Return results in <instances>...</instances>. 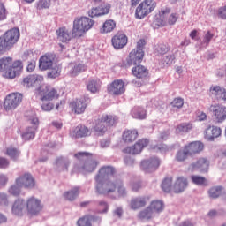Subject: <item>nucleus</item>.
Segmentation results:
<instances>
[{
    "label": "nucleus",
    "mask_w": 226,
    "mask_h": 226,
    "mask_svg": "<svg viewBox=\"0 0 226 226\" xmlns=\"http://www.w3.org/2000/svg\"><path fill=\"white\" fill-rule=\"evenodd\" d=\"M24 64L22 61L16 60L13 62L11 57H3L0 59V72L4 73L5 79H15L22 73Z\"/></svg>",
    "instance_id": "f257e3e1"
},
{
    "label": "nucleus",
    "mask_w": 226,
    "mask_h": 226,
    "mask_svg": "<svg viewBox=\"0 0 226 226\" xmlns=\"http://www.w3.org/2000/svg\"><path fill=\"white\" fill-rule=\"evenodd\" d=\"M94 26V21L87 17L76 18L72 26L73 38H82Z\"/></svg>",
    "instance_id": "f03ea898"
},
{
    "label": "nucleus",
    "mask_w": 226,
    "mask_h": 226,
    "mask_svg": "<svg viewBox=\"0 0 226 226\" xmlns=\"http://www.w3.org/2000/svg\"><path fill=\"white\" fill-rule=\"evenodd\" d=\"M77 160H85L83 165L81 166V170L84 172H94L98 167V162L94 159H91L92 154L87 152H78L74 154Z\"/></svg>",
    "instance_id": "7ed1b4c3"
},
{
    "label": "nucleus",
    "mask_w": 226,
    "mask_h": 226,
    "mask_svg": "<svg viewBox=\"0 0 226 226\" xmlns=\"http://www.w3.org/2000/svg\"><path fill=\"white\" fill-rule=\"evenodd\" d=\"M24 95L19 92H13L6 95L4 101V109L6 112H11L22 103Z\"/></svg>",
    "instance_id": "20e7f679"
},
{
    "label": "nucleus",
    "mask_w": 226,
    "mask_h": 226,
    "mask_svg": "<svg viewBox=\"0 0 226 226\" xmlns=\"http://www.w3.org/2000/svg\"><path fill=\"white\" fill-rule=\"evenodd\" d=\"M154 8H156V4L153 0H144L141 2L135 11V17L139 19H142L149 13L154 11Z\"/></svg>",
    "instance_id": "39448f33"
},
{
    "label": "nucleus",
    "mask_w": 226,
    "mask_h": 226,
    "mask_svg": "<svg viewBox=\"0 0 226 226\" xmlns=\"http://www.w3.org/2000/svg\"><path fill=\"white\" fill-rule=\"evenodd\" d=\"M39 96L41 102H54V100L59 99V92L56 87L48 85L41 88L39 92Z\"/></svg>",
    "instance_id": "423d86ee"
},
{
    "label": "nucleus",
    "mask_w": 226,
    "mask_h": 226,
    "mask_svg": "<svg viewBox=\"0 0 226 226\" xmlns=\"http://www.w3.org/2000/svg\"><path fill=\"white\" fill-rule=\"evenodd\" d=\"M149 146V139H139L133 146L127 147L122 150L124 154H140L145 147Z\"/></svg>",
    "instance_id": "0eeeda50"
},
{
    "label": "nucleus",
    "mask_w": 226,
    "mask_h": 226,
    "mask_svg": "<svg viewBox=\"0 0 226 226\" xmlns=\"http://www.w3.org/2000/svg\"><path fill=\"white\" fill-rule=\"evenodd\" d=\"M89 103H91V98L81 97L71 102V109L74 114H84Z\"/></svg>",
    "instance_id": "6e6552de"
},
{
    "label": "nucleus",
    "mask_w": 226,
    "mask_h": 226,
    "mask_svg": "<svg viewBox=\"0 0 226 226\" xmlns=\"http://www.w3.org/2000/svg\"><path fill=\"white\" fill-rule=\"evenodd\" d=\"M15 185L19 188H34L36 186V181L30 173H24L15 180Z\"/></svg>",
    "instance_id": "1a4fd4ad"
},
{
    "label": "nucleus",
    "mask_w": 226,
    "mask_h": 226,
    "mask_svg": "<svg viewBox=\"0 0 226 226\" xmlns=\"http://www.w3.org/2000/svg\"><path fill=\"white\" fill-rule=\"evenodd\" d=\"M41 200L35 197H30L26 200V211L31 216H36L42 209Z\"/></svg>",
    "instance_id": "9d476101"
},
{
    "label": "nucleus",
    "mask_w": 226,
    "mask_h": 226,
    "mask_svg": "<svg viewBox=\"0 0 226 226\" xmlns=\"http://www.w3.org/2000/svg\"><path fill=\"white\" fill-rule=\"evenodd\" d=\"M126 91V85L123 79H115L108 86V93L114 96H120Z\"/></svg>",
    "instance_id": "9b49d317"
},
{
    "label": "nucleus",
    "mask_w": 226,
    "mask_h": 226,
    "mask_svg": "<svg viewBox=\"0 0 226 226\" xmlns=\"http://www.w3.org/2000/svg\"><path fill=\"white\" fill-rule=\"evenodd\" d=\"M116 174V169L112 166H103L102 167L97 175L95 176V181L97 185L103 183V181H107L110 176H114Z\"/></svg>",
    "instance_id": "f8f14e48"
},
{
    "label": "nucleus",
    "mask_w": 226,
    "mask_h": 226,
    "mask_svg": "<svg viewBox=\"0 0 226 226\" xmlns=\"http://www.w3.org/2000/svg\"><path fill=\"white\" fill-rule=\"evenodd\" d=\"M209 165L210 162L207 158L201 157L189 166V170H192V172L198 170L199 172L206 173L209 171Z\"/></svg>",
    "instance_id": "ddd939ff"
},
{
    "label": "nucleus",
    "mask_w": 226,
    "mask_h": 226,
    "mask_svg": "<svg viewBox=\"0 0 226 226\" xmlns=\"http://www.w3.org/2000/svg\"><path fill=\"white\" fill-rule=\"evenodd\" d=\"M117 188V181L111 182L106 180L104 183L96 185V192L98 193H102L104 195H109V193H114Z\"/></svg>",
    "instance_id": "4468645a"
},
{
    "label": "nucleus",
    "mask_w": 226,
    "mask_h": 226,
    "mask_svg": "<svg viewBox=\"0 0 226 226\" xmlns=\"http://www.w3.org/2000/svg\"><path fill=\"white\" fill-rule=\"evenodd\" d=\"M210 111L213 112L216 123H223L226 121V107L221 104H214L210 106Z\"/></svg>",
    "instance_id": "2eb2a0df"
},
{
    "label": "nucleus",
    "mask_w": 226,
    "mask_h": 226,
    "mask_svg": "<svg viewBox=\"0 0 226 226\" xmlns=\"http://www.w3.org/2000/svg\"><path fill=\"white\" fill-rule=\"evenodd\" d=\"M56 60V55L54 54H45L41 56L39 59V68L42 72L50 70L51 66H54V61Z\"/></svg>",
    "instance_id": "dca6fc26"
},
{
    "label": "nucleus",
    "mask_w": 226,
    "mask_h": 226,
    "mask_svg": "<svg viewBox=\"0 0 226 226\" xmlns=\"http://www.w3.org/2000/svg\"><path fill=\"white\" fill-rule=\"evenodd\" d=\"M112 46L116 50L124 49L128 44V36L124 33H117L111 39Z\"/></svg>",
    "instance_id": "f3484780"
},
{
    "label": "nucleus",
    "mask_w": 226,
    "mask_h": 226,
    "mask_svg": "<svg viewBox=\"0 0 226 226\" xmlns=\"http://www.w3.org/2000/svg\"><path fill=\"white\" fill-rule=\"evenodd\" d=\"M3 37L8 43L9 47H13V45L19 41V38H20V31L19 28H12L8 30Z\"/></svg>",
    "instance_id": "a211bd4d"
},
{
    "label": "nucleus",
    "mask_w": 226,
    "mask_h": 226,
    "mask_svg": "<svg viewBox=\"0 0 226 226\" xmlns=\"http://www.w3.org/2000/svg\"><path fill=\"white\" fill-rule=\"evenodd\" d=\"M144 59V50L132 49L127 58V64L129 66L140 64Z\"/></svg>",
    "instance_id": "6ab92c4d"
},
{
    "label": "nucleus",
    "mask_w": 226,
    "mask_h": 226,
    "mask_svg": "<svg viewBox=\"0 0 226 226\" xmlns=\"http://www.w3.org/2000/svg\"><path fill=\"white\" fill-rule=\"evenodd\" d=\"M30 123L31 124H34V126L28 127L26 131L22 134V139H24V140H31L32 139H34L35 132L38 130V125L40 124V121L36 117L31 118Z\"/></svg>",
    "instance_id": "aec40b11"
},
{
    "label": "nucleus",
    "mask_w": 226,
    "mask_h": 226,
    "mask_svg": "<svg viewBox=\"0 0 226 226\" xmlns=\"http://www.w3.org/2000/svg\"><path fill=\"white\" fill-rule=\"evenodd\" d=\"M56 34L58 41L62 43H69L72 38H73V32H70L66 26L59 27L56 31Z\"/></svg>",
    "instance_id": "412c9836"
},
{
    "label": "nucleus",
    "mask_w": 226,
    "mask_h": 226,
    "mask_svg": "<svg viewBox=\"0 0 226 226\" xmlns=\"http://www.w3.org/2000/svg\"><path fill=\"white\" fill-rule=\"evenodd\" d=\"M190 156H195L204 151V143L200 141H192L185 146Z\"/></svg>",
    "instance_id": "4be33fe9"
},
{
    "label": "nucleus",
    "mask_w": 226,
    "mask_h": 226,
    "mask_svg": "<svg viewBox=\"0 0 226 226\" xmlns=\"http://www.w3.org/2000/svg\"><path fill=\"white\" fill-rule=\"evenodd\" d=\"M158 167H160V159L157 157H152L141 162V168L143 170H156Z\"/></svg>",
    "instance_id": "5701e85b"
},
{
    "label": "nucleus",
    "mask_w": 226,
    "mask_h": 226,
    "mask_svg": "<svg viewBox=\"0 0 226 226\" xmlns=\"http://www.w3.org/2000/svg\"><path fill=\"white\" fill-rule=\"evenodd\" d=\"M186 188H188V178L185 177H177V180L173 186L174 193H182V192H185Z\"/></svg>",
    "instance_id": "b1692460"
},
{
    "label": "nucleus",
    "mask_w": 226,
    "mask_h": 226,
    "mask_svg": "<svg viewBox=\"0 0 226 226\" xmlns=\"http://www.w3.org/2000/svg\"><path fill=\"white\" fill-rule=\"evenodd\" d=\"M148 197H136L131 200L130 207L134 211L140 209V207H146L147 205Z\"/></svg>",
    "instance_id": "393cba45"
},
{
    "label": "nucleus",
    "mask_w": 226,
    "mask_h": 226,
    "mask_svg": "<svg viewBox=\"0 0 226 226\" xmlns=\"http://www.w3.org/2000/svg\"><path fill=\"white\" fill-rule=\"evenodd\" d=\"M222 135V129L215 126H208L205 130V137L208 140H215V139H218Z\"/></svg>",
    "instance_id": "a878e982"
},
{
    "label": "nucleus",
    "mask_w": 226,
    "mask_h": 226,
    "mask_svg": "<svg viewBox=\"0 0 226 226\" xmlns=\"http://www.w3.org/2000/svg\"><path fill=\"white\" fill-rule=\"evenodd\" d=\"M138 137H139V131H137L135 129L125 130L122 135V139H123L124 142H126L127 144L135 142V140H137Z\"/></svg>",
    "instance_id": "bb28decb"
},
{
    "label": "nucleus",
    "mask_w": 226,
    "mask_h": 226,
    "mask_svg": "<svg viewBox=\"0 0 226 226\" xmlns=\"http://www.w3.org/2000/svg\"><path fill=\"white\" fill-rule=\"evenodd\" d=\"M72 137L74 139H82L83 137H87V135H91V132L85 125H78L72 132Z\"/></svg>",
    "instance_id": "cd10ccee"
},
{
    "label": "nucleus",
    "mask_w": 226,
    "mask_h": 226,
    "mask_svg": "<svg viewBox=\"0 0 226 226\" xmlns=\"http://www.w3.org/2000/svg\"><path fill=\"white\" fill-rule=\"evenodd\" d=\"M210 93L215 96L218 100L226 102V89L220 86H212L210 87Z\"/></svg>",
    "instance_id": "c85d7f7f"
},
{
    "label": "nucleus",
    "mask_w": 226,
    "mask_h": 226,
    "mask_svg": "<svg viewBox=\"0 0 226 226\" xmlns=\"http://www.w3.org/2000/svg\"><path fill=\"white\" fill-rule=\"evenodd\" d=\"M132 73L136 79H146L149 75V71H147L144 65H136L132 69Z\"/></svg>",
    "instance_id": "c756f323"
},
{
    "label": "nucleus",
    "mask_w": 226,
    "mask_h": 226,
    "mask_svg": "<svg viewBox=\"0 0 226 226\" xmlns=\"http://www.w3.org/2000/svg\"><path fill=\"white\" fill-rule=\"evenodd\" d=\"M24 207H26V201L22 199L16 200L11 208L12 214L17 216H20V215H22V211H24Z\"/></svg>",
    "instance_id": "7c9ffc66"
},
{
    "label": "nucleus",
    "mask_w": 226,
    "mask_h": 226,
    "mask_svg": "<svg viewBox=\"0 0 226 226\" xmlns=\"http://www.w3.org/2000/svg\"><path fill=\"white\" fill-rule=\"evenodd\" d=\"M116 29V22L114 19H107L100 28V33L102 34H107L109 33H112Z\"/></svg>",
    "instance_id": "2f4dec72"
},
{
    "label": "nucleus",
    "mask_w": 226,
    "mask_h": 226,
    "mask_svg": "<svg viewBox=\"0 0 226 226\" xmlns=\"http://www.w3.org/2000/svg\"><path fill=\"white\" fill-rule=\"evenodd\" d=\"M69 68L71 77H77L79 73H82V72H86L87 70L86 65L82 64H70Z\"/></svg>",
    "instance_id": "473e14b6"
},
{
    "label": "nucleus",
    "mask_w": 226,
    "mask_h": 226,
    "mask_svg": "<svg viewBox=\"0 0 226 226\" xmlns=\"http://www.w3.org/2000/svg\"><path fill=\"white\" fill-rule=\"evenodd\" d=\"M101 87L102 81H100V79H91L87 85V91H90V93H93V94H96V93H99Z\"/></svg>",
    "instance_id": "72a5a7b5"
},
{
    "label": "nucleus",
    "mask_w": 226,
    "mask_h": 226,
    "mask_svg": "<svg viewBox=\"0 0 226 226\" xmlns=\"http://www.w3.org/2000/svg\"><path fill=\"white\" fill-rule=\"evenodd\" d=\"M223 190L224 188L222 185L212 186L208 190V197H210V199H218L222 197Z\"/></svg>",
    "instance_id": "f704fd0d"
},
{
    "label": "nucleus",
    "mask_w": 226,
    "mask_h": 226,
    "mask_svg": "<svg viewBox=\"0 0 226 226\" xmlns=\"http://www.w3.org/2000/svg\"><path fill=\"white\" fill-rule=\"evenodd\" d=\"M48 70H49L47 73L49 79H57L61 75L62 67L60 64H55Z\"/></svg>",
    "instance_id": "c9c22d12"
},
{
    "label": "nucleus",
    "mask_w": 226,
    "mask_h": 226,
    "mask_svg": "<svg viewBox=\"0 0 226 226\" xmlns=\"http://www.w3.org/2000/svg\"><path fill=\"white\" fill-rule=\"evenodd\" d=\"M148 207L153 211L154 215V213H162V211H163L165 208L163 201L158 200H153Z\"/></svg>",
    "instance_id": "e433bc0d"
},
{
    "label": "nucleus",
    "mask_w": 226,
    "mask_h": 226,
    "mask_svg": "<svg viewBox=\"0 0 226 226\" xmlns=\"http://www.w3.org/2000/svg\"><path fill=\"white\" fill-rule=\"evenodd\" d=\"M153 216H154V214L149 206L138 214L139 220H151Z\"/></svg>",
    "instance_id": "4c0bfd02"
},
{
    "label": "nucleus",
    "mask_w": 226,
    "mask_h": 226,
    "mask_svg": "<svg viewBox=\"0 0 226 226\" xmlns=\"http://www.w3.org/2000/svg\"><path fill=\"white\" fill-rule=\"evenodd\" d=\"M94 132H96V133H99V135H103V133L107 132V127L102 117H99L95 121V125L94 126Z\"/></svg>",
    "instance_id": "58836bf2"
},
{
    "label": "nucleus",
    "mask_w": 226,
    "mask_h": 226,
    "mask_svg": "<svg viewBox=\"0 0 226 226\" xmlns=\"http://www.w3.org/2000/svg\"><path fill=\"white\" fill-rule=\"evenodd\" d=\"M193 128L192 123H182L176 127V133H188Z\"/></svg>",
    "instance_id": "ea45409f"
},
{
    "label": "nucleus",
    "mask_w": 226,
    "mask_h": 226,
    "mask_svg": "<svg viewBox=\"0 0 226 226\" xmlns=\"http://www.w3.org/2000/svg\"><path fill=\"white\" fill-rule=\"evenodd\" d=\"M188 156H190V154L187 149H185V147H184L183 149H180L177 152L175 160L178 162H185V160H188Z\"/></svg>",
    "instance_id": "a19ab883"
},
{
    "label": "nucleus",
    "mask_w": 226,
    "mask_h": 226,
    "mask_svg": "<svg viewBox=\"0 0 226 226\" xmlns=\"http://www.w3.org/2000/svg\"><path fill=\"white\" fill-rule=\"evenodd\" d=\"M101 119H102V122L104 123L106 128L109 126H114V124L117 123V117L112 115H102L101 117Z\"/></svg>",
    "instance_id": "79ce46f5"
},
{
    "label": "nucleus",
    "mask_w": 226,
    "mask_h": 226,
    "mask_svg": "<svg viewBox=\"0 0 226 226\" xmlns=\"http://www.w3.org/2000/svg\"><path fill=\"white\" fill-rule=\"evenodd\" d=\"M191 181L193 183V185H197V186H206L207 185V179L199 175L191 176Z\"/></svg>",
    "instance_id": "37998d69"
},
{
    "label": "nucleus",
    "mask_w": 226,
    "mask_h": 226,
    "mask_svg": "<svg viewBox=\"0 0 226 226\" xmlns=\"http://www.w3.org/2000/svg\"><path fill=\"white\" fill-rule=\"evenodd\" d=\"M38 82V76L29 75L23 79V86L26 87H33Z\"/></svg>",
    "instance_id": "c03bdc74"
},
{
    "label": "nucleus",
    "mask_w": 226,
    "mask_h": 226,
    "mask_svg": "<svg viewBox=\"0 0 226 226\" xmlns=\"http://www.w3.org/2000/svg\"><path fill=\"white\" fill-rule=\"evenodd\" d=\"M79 193H80L79 187H74L71 191L64 192V197L66 200H75V199H77L79 196Z\"/></svg>",
    "instance_id": "a18cd8bd"
},
{
    "label": "nucleus",
    "mask_w": 226,
    "mask_h": 226,
    "mask_svg": "<svg viewBox=\"0 0 226 226\" xmlns=\"http://www.w3.org/2000/svg\"><path fill=\"white\" fill-rule=\"evenodd\" d=\"M161 186L163 192L169 193L172 190V177L164 178Z\"/></svg>",
    "instance_id": "49530a36"
},
{
    "label": "nucleus",
    "mask_w": 226,
    "mask_h": 226,
    "mask_svg": "<svg viewBox=\"0 0 226 226\" xmlns=\"http://www.w3.org/2000/svg\"><path fill=\"white\" fill-rule=\"evenodd\" d=\"M6 154L7 156H10L12 160H17L19 156L20 155V152L17 150V148L11 147L6 149Z\"/></svg>",
    "instance_id": "de8ad7c7"
},
{
    "label": "nucleus",
    "mask_w": 226,
    "mask_h": 226,
    "mask_svg": "<svg viewBox=\"0 0 226 226\" xmlns=\"http://www.w3.org/2000/svg\"><path fill=\"white\" fill-rule=\"evenodd\" d=\"M132 116L135 119H146V110L139 108L132 110Z\"/></svg>",
    "instance_id": "09e8293b"
},
{
    "label": "nucleus",
    "mask_w": 226,
    "mask_h": 226,
    "mask_svg": "<svg viewBox=\"0 0 226 226\" xmlns=\"http://www.w3.org/2000/svg\"><path fill=\"white\" fill-rule=\"evenodd\" d=\"M78 226H92L91 225V216L86 215L81 217L77 222Z\"/></svg>",
    "instance_id": "8fccbe9b"
},
{
    "label": "nucleus",
    "mask_w": 226,
    "mask_h": 226,
    "mask_svg": "<svg viewBox=\"0 0 226 226\" xmlns=\"http://www.w3.org/2000/svg\"><path fill=\"white\" fill-rule=\"evenodd\" d=\"M117 191L121 197L126 195V188L124 187V185H123V181L117 180Z\"/></svg>",
    "instance_id": "3c124183"
},
{
    "label": "nucleus",
    "mask_w": 226,
    "mask_h": 226,
    "mask_svg": "<svg viewBox=\"0 0 226 226\" xmlns=\"http://www.w3.org/2000/svg\"><path fill=\"white\" fill-rule=\"evenodd\" d=\"M22 187H19V185H17V184L15 185H11L8 192L10 193V195H12L13 197H19V195H20V189Z\"/></svg>",
    "instance_id": "603ef678"
},
{
    "label": "nucleus",
    "mask_w": 226,
    "mask_h": 226,
    "mask_svg": "<svg viewBox=\"0 0 226 226\" xmlns=\"http://www.w3.org/2000/svg\"><path fill=\"white\" fill-rule=\"evenodd\" d=\"M50 8V0H39L37 2V10H45Z\"/></svg>",
    "instance_id": "864d4df0"
},
{
    "label": "nucleus",
    "mask_w": 226,
    "mask_h": 226,
    "mask_svg": "<svg viewBox=\"0 0 226 226\" xmlns=\"http://www.w3.org/2000/svg\"><path fill=\"white\" fill-rule=\"evenodd\" d=\"M171 105L177 109H182L183 105H185V100L181 97H177L171 102Z\"/></svg>",
    "instance_id": "5fc2aeb1"
},
{
    "label": "nucleus",
    "mask_w": 226,
    "mask_h": 226,
    "mask_svg": "<svg viewBox=\"0 0 226 226\" xmlns=\"http://www.w3.org/2000/svg\"><path fill=\"white\" fill-rule=\"evenodd\" d=\"M167 52H169V47H167V45L165 44H159L156 48H155V53L156 54H167Z\"/></svg>",
    "instance_id": "6e6d98bb"
},
{
    "label": "nucleus",
    "mask_w": 226,
    "mask_h": 226,
    "mask_svg": "<svg viewBox=\"0 0 226 226\" xmlns=\"http://www.w3.org/2000/svg\"><path fill=\"white\" fill-rule=\"evenodd\" d=\"M110 4H104L103 6L99 7V11L101 13V16L102 15H109L110 11Z\"/></svg>",
    "instance_id": "4d7b16f0"
},
{
    "label": "nucleus",
    "mask_w": 226,
    "mask_h": 226,
    "mask_svg": "<svg viewBox=\"0 0 226 226\" xmlns=\"http://www.w3.org/2000/svg\"><path fill=\"white\" fill-rule=\"evenodd\" d=\"M131 188H132V192H140V190H142V188H144V185H142V183L140 181L132 182L131 184Z\"/></svg>",
    "instance_id": "13d9d810"
},
{
    "label": "nucleus",
    "mask_w": 226,
    "mask_h": 226,
    "mask_svg": "<svg viewBox=\"0 0 226 226\" xmlns=\"http://www.w3.org/2000/svg\"><path fill=\"white\" fill-rule=\"evenodd\" d=\"M10 47L4 37H0V52H4V50L10 49Z\"/></svg>",
    "instance_id": "bf43d9fd"
},
{
    "label": "nucleus",
    "mask_w": 226,
    "mask_h": 226,
    "mask_svg": "<svg viewBox=\"0 0 226 226\" xmlns=\"http://www.w3.org/2000/svg\"><path fill=\"white\" fill-rule=\"evenodd\" d=\"M89 17H92V18L102 17L101 12H100V8L99 7L93 8L89 11Z\"/></svg>",
    "instance_id": "052dcab7"
},
{
    "label": "nucleus",
    "mask_w": 226,
    "mask_h": 226,
    "mask_svg": "<svg viewBox=\"0 0 226 226\" xmlns=\"http://www.w3.org/2000/svg\"><path fill=\"white\" fill-rule=\"evenodd\" d=\"M100 213H107L109 211V205L105 201L99 202Z\"/></svg>",
    "instance_id": "680f3d73"
},
{
    "label": "nucleus",
    "mask_w": 226,
    "mask_h": 226,
    "mask_svg": "<svg viewBox=\"0 0 226 226\" xmlns=\"http://www.w3.org/2000/svg\"><path fill=\"white\" fill-rule=\"evenodd\" d=\"M4 19H6V8L0 3V20H4Z\"/></svg>",
    "instance_id": "e2e57ef3"
},
{
    "label": "nucleus",
    "mask_w": 226,
    "mask_h": 226,
    "mask_svg": "<svg viewBox=\"0 0 226 226\" xmlns=\"http://www.w3.org/2000/svg\"><path fill=\"white\" fill-rule=\"evenodd\" d=\"M169 13H170V8H165L164 10H162L159 12V17L162 20H165V17H167V15H169Z\"/></svg>",
    "instance_id": "0e129e2a"
},
{
    "label": "nucleus",
    "mask_w": 226,
    "mask_h": 226,
    "mask_svg": "<svg viewBox=\"0 0 226 226\" xmlns=\"http://www.w3.org/2000/svg\"><path fill=\"white\" fill-rule=\"evenodd\" d=\"M0 204L1 206H8V196L4 193H0Z\"/></svg>",
    "instance_id": "69168bd1"
},
{
    "label": "nucleus",
    "mask_w": 226,
    "mask_h": 226,
    "mask_svg": "<svg viewBox=\"0 0 226 226\" xmlns=\"http://www.w3.org/2000/svg\"><path fill=\"white\" fill-rule=\"evenodd\" d=\"M10 165V162L4 157H0V169H7Z\"/></svg>",
    "instance_id": "338daca9"
},
{
    "label": "nucleus",
    "mask_w": 226,
    "mask_h": 226,
    "mask_svg": "<svg viewBox=\"0 0 226 226\" xmlns=\"http://www.w3.org/2000/svg\"><path fill=\"white\" fill-rule=\"evenodd\" d=\"M42 110H45L46 112H50L52 109H54V104L51 102L44 103L41 105Z\"/></svg>",
    "instance_id": "774afa93"
}]
</instances>
